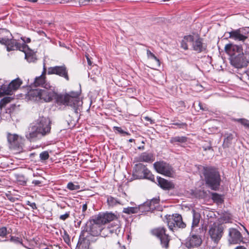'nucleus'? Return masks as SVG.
I'll return each instance as SVG.
<instances>
[{
	"instance_id": "ddd939ff",
	"label": "nucleus",
	"mask_w": 249,
	"mask_h": 249,
	"mask_svg": "<svg viewBox=\"0 0 249 249\" xmlns=\"http://www.w3.org/2000/svg\"><path fill=\"white\" fill-rule=\"evenodd\" d=\"M48 74H56L64 78L67 81L69 80L68 71L67 67L65 65L59 66H56L49 68L48 70Z\"/></svg>"
},
{
	"instance_id": "9b49d317",
	"label": "nucleus",
	"mask_w": 249,
	"mask_h": 249,
	"mask_svg": "<svg viewBox=\"0 0 249 249\" xmlns=\"http://www.w3.org/2000/svg\"><path fill=\"white\" fill-rule=\"evenodd\" d=\"M22 83L20 79L17 78L12 80L8 86H2L0 88V97L4 95H12L13 92L18 89Z\"/></svg>"
},
{
	"instance_id": "4c0bfd02",
	"label": "nucleus",
	"mask_w": 249,
	"mask_h": 249,
	"mask_svg": "<svg viewBox=\"0 0 249 249\" xmlns=\"http://www.w3.org/2000/svg\"><path fill=\"white\" fill-rule=\"evenodd\" d=\"M212 198L214 202L217 203H221L223 201L221 196L216 193L212 194Z\"/></svg>"
},
{
	"instance_id": "473e14b6",
	"label": "nucleus",
	"mask_w": 249,
	"mask_h": 249,
	"mask_svg": "<svg viewBox=\"0 0 249 249\" xmlns=\"http://www.w3.org/2000/svg\"><path fill=\"white\" fill-rule=\"evenodd\" d=\"M107 202L108 205L111 207H114L118 204L123 205L120 201L111 196L107 197Z\"/></svg>"
},
{
	"instance_id": "4d7b16f0",
	"label": "nucleus",
	"mask_w": 249,
	"mask_h": 249,
	"mask_svg": "<svg viewBox=\"0 0 249 249\" xmlns=\"http://www.w3.org/2000/svg\"><path fill=\"white\" fill-rule=\"evenodd\" d=\"M86 58L87 59L88 65L89 66H91L92 63L91 61L90 60V58H89V54H86Z\"/></svg>"
},
{
	"instance_id": "bf43d9fd",
	"label": "nucleus",
	"mask_w": 249,
	"mask_h": 249,
	"mask_svg": "<svg viewBox=\"0 0 249 249\" xmlns=\"http://www.w3.org/2000/svg\"><path fill=\"white\" fill-rule=\"evenodd\" d=\"M234 249H247L245 247L242 246H239L236 247Z\"/></svg>"
},
{
	"instance_id": "c85d7f7f",
	"label": "nucleus",
	"mask_w": 249,
	"mask_h": 249,
	"mask_svg": "<svg viewBox=\"0 0 249 249\" xmlns=\"http://www.w3.org/2000/svg\"><path fill=\"white\" fill-rule=\"evenodd\" d=\"M193 213V222L192 224V227L195 228L198 226L200 219L201 217L200 214L199 213L196 212L195 210L192 211Z\"/></svg>"
},
{
	"instance_id": "dca6fc26",
	"label": "nucleus",
	"mask_w": 249,
	"mask_h": 249,
	"mask_svg": "<svg viewBox=\"0 0 249 249\" xmlns=\"http://www.w3.org/2000/svg\"><path fill=\"white\" fill-rule=\"evenodd\" d=\"M40 94L41 100H43L46 102H50L55 94L54 88L50 86L49 88L40 89Z\"/></svg>"
},
{
	"instance_id": "69168bd1",
	"label": "nucleus",
	"mask_w": 249,
	"mask_h": 249,
	"mask_svg": "<svg viewBox=\"0 0 249 249\" xmlns=\"http://www.w3.org/2000/svg\"><path fill=\"white\" fill-rule=\"evenodd\" d=\"M91 0H85V1L87 2H89Z\"/></svg>"
},
{
	"instance_id": "a211bd4d",
	"label": "nucleus",
	"mask_w": 249,
	"mask_h": 249,
	"mask_svg": "<svg viewBox=\"0 0 249 249\" xmlns=\"http://www.w3.org/2000/svg\"><path fill=\"white\" fill-rule=\"evenodd\" d=\"M193 50L198 53H200L206 51L207 46L202 42V39L198 38L195 40L193 39L192 42Z\"/></svg>"
},
{
	"instance_id": "39448f33",
	"label": "nucleus",
	"mask_w": 249,
	"mask_h": 249,
	"mask_svg": "<svg viewBox=\"0 0 249 249\" xmlns=\"http://www.w3.org/2000/svg\"><path fill=\"white\" fill-rule=\"evenodd\" d=\"M55 98L58 104L71 106L76 114H77L78 110H80L82 101L80 100L77 95L71 96L68 94H56Z\"/></svg>"
},
{
	"instance_id": "9d476101",
	"label": "nucleus",
	"mask_w": 249,
	"mask_h": 249,
	"mask_svg": "<svg viewBox=\"0 0 249 249\" xmlns=\"http://www.w3.org/2000/svg\"><path fill=\"white\" fill-rule=\"evenodd\" d=\"M154 167L156 171L165 176L173 177L174 171L173 167L163 161H157L154 163Z\"/></svg>"
},
{
	"instance_id": "4468645a",
	"label": "nucleus",
	"mask_w": 249,
	"mask_h": 249,
	"mask_svg": "<svg viewBox=\"0 0 249 249\" xmlns=\"http://www.w3.org/2000/svg\"><path fill=\"white\" fill-rule=\"evenodd\" d=\"M202 243L201 237L197 234H190L185 240V246L188 249L199 247Z\"/></svg>"
},
{
	"instance_id": "7c9ffc66",
	"label": "nucleus",
	"mask_w": 249,
	"mask_h": 249,
	"mask_svg": "<svg viewBox=\"0 0 249 249\" xmlns=\"http://www.w3.org/2000/svg\"><path fill=\"white\" fill-rule=\"evenodd\" d=\"M193 41V36H185L181 42V47L186 50L188 49L187 43Z\"/></svg>"
},
{
	"instance_id": "f3484780",
	"label": "nucleus",
	"mask_w": 249,
	"mask_h": 249,
	"mask_svg": "<svg viewBox=\"0 0 249 249\" xmlns=\"http://www.w3.org/2000/svg\"><path fill=\"white\" fill-rule=\"evenodd\" d=\"M46 73V70L45 68V65H44L43 71H42V74L36 77L35 81L33 84V85L35 87L41 86L43 88H50V83L46 82L45 80V74Z\"/></svg>"
},
{
	"instance_id": "2eb2a0df",
	"label": "nucleus",
	"mask_w": 249,
	"mask_h": 249,
	"mask_svg": "<svg viewBox=\"0 0 249 249\" xmlns=\"http://www.w3.org/2000/svg\"><path fill=\"white\" fill-rule=\"evenodd\" d=\"M4 45L6 47L7 51L10 52L15 50H18L20 51H24L26 49L28 48V45L26 44H22L18 43L16 40L13 39L12 37L9 39Z\"/></svg>"
},
{
	"instance_id": "680f3d73",
	"label": "nucleus",
	"mask_w": 249,
	"mask_h": 249,
	"mask_svg": "<svg viewBox=\"0 0 249 249\" xmlns=\"http://www.w3.org/2000/svg\"><path fill=\"white\" fill-rule=\"evenodd\" d=\"M23 41H24L23 43L25 44V43L30 42L31 41V39H30V38H28L26 39V41L23 40Z\"/></svg>"
},
{
	"instance_id": "a878e982",
	"label": "nucleus",
	"mask_w": 249,
	"mask_h": 249,
	"mask_svg": "<svg viewBox=\"0 0 249 249\" xmlns=\"http://www.w3.org/2000/svg\"><path fill=\"white\" fill-rule=\"evenodd\" d=\"M25 53V58L29 62H35L36 60V54L30 50L29 48L26 49L25 51H22Z\"/></svg>"
},
{
	"instance_id": "37998d69",
	"label": "nucleus",
	"mask_w": 249,
	"mask_h": 249,
	"mask_svg": "<svg viewBox=\"0 0 249 249\" xmlns=\"http://www.w3.org/2000/svg\"><path fill=\"white\" fill-rule=\"evenodd\" d=\"M172 125H176L178 128H184L187 126V124L185 123L181 122L180 121H178V122L173 123Z\"/></svg>"
},
{
	"instance_id": "2f4dec72",
	"label": "nucleus",
	"mask_w": 249,
	"mask_h": 249,
	"mask_svg": "<svg viewBox=\"0 0 249 249\" xmlns=\"http://www.w3.org/2000/svg\"><path fill=\"white\" fill-rule=\"evenodd\" d=\"M138 207H142V208H140L139 213H143L146 212H149L154 209V207L150 206L148 204V201L144 202L143 204L139 205Z\"/></svg>"
},
{
	"instance_id": "e2e57ef3",
	"label": "nucleus",
	"mask_w": 249,
	"mask_h": 249,
	"mask_svg": "<svg viewBox=\"0 0 249 249\" xmlns=\"http://www.w3.org/2000/svg\"><path fill=\"white\" fill-rule=\"evenodd\" d=\"M134 141V139H129V142H133Z\"/></svg>"
},
{
	"instance_id": "0eeeda50",
	"label": "nucleus",
	"mask_w": 249,
	"mask_h": 249,
	"mask_svg": "<svg viewBox=\"0 0 249 249\" xmlns=\"http://www.w3.org/2000/svg\"><path fill=\"white\" fill-rule=\"evenodd\" d=\"M134 177L137 179L145 178L155 182L154 176L147 168L145 165L141 163L135 164L133 173Z\"/></svg>"
},
{
	"instance_id": "09e8293b",
	"label": "nucleus",
	"mask_w": 249,
	"mask_h": 249,
	"mask_svg": "<svg viewBox=\"0 0 249 249\" xmlns=\"http://www.w3.org/2000/svg\"><path fill=\"white\" fill-rule=\"evenodd\" d=\"M70 216V212H67L64 214L61 215L59 217V218L62 220H65Z\"/></svg>"
},
{
	"instance_id": "a18cd8bd",
	"label": "nucleus",
	"mask_w": 249,
	"mask_h": 249,
	"mask_svg": "<svg viewBox=\"0 0 249 249\" xmlns=\"http://www.w3.org/2000/svg\"><path fill=\"white\" fill-rule=\"evenodd\" d=\"M7 234V228L5 227H2L0 228V236L4 237Z\"/></svg>"
},
{
	"instance_id": "4be33fe9",
	"label": "nucleus",
	"mask_w": 249,
	"mask_h": 249,
	"mask_svg": "<svg viewBox=\"0 0 249 249\" xmlns=\"http://www.w3.org/2000/svg\"><path fill=\"white\" fill-rule=\"evenodd\" d=\"M229 34V37L235 40L244 41L247 36L241 33L240 30H234L228 33Z\"/></svg>"
},
{
	"instance_id": "de8ad7c7",
	"label": "nucleus",
	"mask_w": 249,
	"mask_h": 249,
	"mask_svg": "<svg viewBox=\"0 0 249 249\" xmlns=\"http://www.w3.org/2000/svg\"><path fill=\"white\" fill-rule=\"evenodd\" d=\"M10 241L11 242L17 243V244H21L22 242L21 241L19 237H15V236H11L10 239Z\"/></svg>"
},
{
	"instance_id": "c03bdc74",
	"label": "nucleus",
	"mask_w": 249,
	"mask_h": 249,
	"mask_svg": "<svg viewBox=\"0 0 249 249\" xmlns=\"http://www.w3.org/2000/svg\"><path fill=\"white\" fill-rule=\"evenodd\" d=\"M226 135H227V136L224 139V143H229L233 139V136L232 134H227Z\"/></svg>"
},
{
	"instance_id": "6e6d98bb",
	"label": "nucleus",
	"mask_w": 249,
	"mask_h": 249,
	"mask_svg": "<svg viewBox=\"0 0 249 249\" xmlns=\"http://www.w3.org/2000/svg\"><path fill=\"white\" fill-rule=\"evenodd\" d=\"M143 118L145 121L149 122L151 124H153L155 123L154 121L148 116L144 117Z\"/></svg>"
},
{
	"instance_id": "79ce46f5",
	"label": "nucleus",
	"mask_w": 249,
	"mask_h": 249,
	"mask_svg": "<svg viewBox=\"0 0 249 249\" xmlns=\"http://www.w3.org/2000/svg\"><path fill=\"white\" fill-rule=\"evenodd\" d=\"M40 160H46L49 157V153L47 151H43L39 155Z\"/></svg>"
},
{
	"instance_id": "3c124183",
	"label": "nucleus",
	"mask_w": 249,
	"mask_h": 249,
	"mask_svg": "<svg viewBox=\"0 0 249 249\" xmlns=\"http://www.w3.org/2000/svg\"><path fill=\"white\" fill-rule=\"evenodd\" d=\"M87 204H84L82 206V212L83 213H84L85 212V211L87 210ZM85 216V214L84 213H83L81 216L80 217V218L81 219H82V218H84Z\"/></svg>"
},
{
	"instance_id": "13d9d810",
	"label": "nucleus",
	"mask_w": 249,
	"mask_h": 249,
	"mask_svg": "<svg viewBox=\"0 0 249 249\" xmlns=\"http://www.w3.org/2000/svg\"><path fill=\"white\" fill-rule=\"evenodd\" d=\"M199 106L200 107V108L203 110H206L207 109L206 108V107L205 106L203 107V105L201 104L200 103H199Z\"/></svg>"
},
{
	"instance_id": "1a4fd4ad",
	"label": "nucleus",
	"mask_w": 249,
	"mask_h": 249,
	"mask_svg": "<svg viewBox=\"0 0 249 249\" xmlns=\"http://www.w3.org/2000/svg\"><path fill=\"white\" fill-rule=\"evenodd\" d=\"M166 232V229L162 227L155 228L152 231V233L160 240L161 247L167 249L169 247V243L170 239L168 234Z\"/></svg>"
},
{
	"instance_id": "423d86ee",
	"label": "nucleus",
	"mask_w": 249,
	"mask_h": 249,
	"mask_svg": "<svg viewBox=\"0 0 249 249\" xmlns=\"http://www.w3.org/2000/svg\"><path fill=\"white\" fill-rule=\"evenodd\" d=\"M224 229L223 226L220 224L214 223L210 226L209 234L215 245L213 247L212 249H218L216 245L218 244L223 235Z\"/></svg>"
},
{
	"instance_id": "c9c22d12",
	"label": "nucleus",
	"mask_w": 249,
	"mask_h": 249,
	"mask_svg": "<svg viewBox=\"0 0 249 249\" xmlns=\"http://www.w3.org/2000/svg\"><path fill=\"white\" fill-rule=\"evenodd\" d=\"M12 99L13 98L9 96H6L3 98L0 101V108H2V107H4L6 106V105L10 103Z\"/></svg>"
},
{
	"instance_id": "393cba45",
	"label": "nucleus",
	"mask_w": 249,
	"mask_h": 249,
	"mask_svg": "<svg viewBox=\"0 0 249 249\" xmlns=\"http://www.w3.org/2000/svg\"><path fill=\"white\" fill-rule=\"evenodd\" d=\"M72 110L73 111V113L72 114V116L69 115L68 116L66 117V121L68 124V126L69 128L73 127L75 125L78 118V115L79 114V110H78L77 114H76L73 109Z\"/></svg>"
},
{
	"instance_id": "412c9836",
	"label": "nucleus",
	"mask_w": 249,
	"mask_h": 249,
	"mask_svg": "<svg viewBox=\"0 0 249 249\" xmlns=\"http://www.w3.org/2000/svg\"><path fill=\"white\" fill-rule=\"evenodd\" d=\"M7 139L12 146L18 148L21 146V139L19 138L18 135L17 134H8Z\"/></svg>"
},
{
	"instance_id": "f257e3e1",
	"label": "nucleus",
	"mask_w": 249,
	"mask_h": 249,
	"mask_svg": "<svg viewBox=\"0 0 249 249\" xmlns=\"http://www.w3.org/2000/svg\"><path fill=\"white\" fill-rule=\"evenodd\" d=\"M116 218V215L111 213H100L94 219L87 222L86 230H83L81 232H85L86 238L89 234L92 236L100 235L102 237L107 236V234L104 231H109L108 228H103V225L113 221Z\"/></svg>"
},
{
	"instance_id": "6ab92c4d",
	"label": "nucleus",
	"mask_w": 249,
	"mask_h": 249,
	"mask_svg": "<svg viewBox=\"0 0 249 249\" xmlns=\"http://www.w3.org/2000/svg\"><path fill=\"white\" fill-rule=\"evenodd\" d=\"M154 160L153 154L148 152H143L135 158L136 162H152Z\"/></svg>"
},
{
	"instance_id": "6e6552de",
	"label": "nucleus",
	"mask_w": 249,
	"mask_h": 249,
	"mask_svg": "<svg viewBox=\"0 0 249 249\" xmlns=\"http://www.w3.org/2000/svg\"><path fill=\"white\" fill-rule=\"evenodd\" d=\"M167 223L169 229L172 231L177 230L178 228L183 229L186 227L181 215L179 214L169 215L167 217Z\"/></svg>"
},
{
	"instance_id": "f704fd0d",
	"label": "nucleus",
	"mask_w": 249,
	"mask_h": 249,
	"mask_svg": "<svg viewBox=\"0 0 249 249\" xmlns=\"http://www.w3.org/2000/svg\"><path fill=\"white\" fill-rule=\"evenodd\" d=\"M234 122H237L240 123L245 128L249 129V120L245 118L232 119Z\"/></svg>"
},
{
	"instance_id": "8fccbe9b",
	"label": "nucleus",
	"mask_w": 249,
	"mask_h": 249,
	"mask_svg": "<svg viewBox=\"0 0 249 249\" xmlns=\"http://www.w3.org/2000/svg\"><path fill=\"white\" fill-rule=\"evenodd\" d=\"M202 148L203 149V150L204 151H207V150H213V149H212V145H211V144L209 142L208 144L207 145H204L202 146Z\"/></svg>"
},
{
	"instance_id": "7ed1b4c3",
	"label": "nucleus",
	"mask_w": 249,
	"mask_h": 249,
	"mask_svg": "<svg viewBox=\"0 0 249 249\" xmlns=\"http://www.w3.org/2000/svg\"><path fill=\"white\" fill-rule=\"evenodd\" d=\"M224 50L230 56L231 63L233 66L236 68L243 67L244 54L241 46L229 43L225 45Z\"/></svg>"
},
{
	"instance_id": "e433bc0d",
	"label": "nucleus",
	"mask_w": 249,
	"mask_h": 249,
	"mask_svg": "<svg viewBox=\"0 0 249 249\" xmlns=\"http://www.w3.org/2000/svg\"><path fill=\"white\" fill-rule=\"evenodd\" d=\"M147 56L148 58L155 60L158 66H160V61L159 59L153 54L150 50H147L146 51Z\"/></svg>"
},
{
	"instance_id": "338daca9",
	"label": "nucleus",
	"mask_w": 249,
	"mask_h": 249,
	"mask_svg": "<svg viewBox=\"0 0 249 249\" xmlns=\"http://www.w3.org/2000/svg\"><path fill=\"white\" fill-rule=\"evenodd\" d=\"M139 149H141V148H143V146H142V147H139Z\"/></svg>"
},
{
	"instance_id": "aec40b11",
	"label": "nucleus",
	"mask_w": 249,
	"mask_h": 249,
	"mask_svg": "<svg viewBox=\"0 0 249 249\" xmlns=\"http://www.w3.org/2000/svg\"><path fill=\"white\" fill-rule=\"evenodd\" d=\"M85 232L81 233L76 249H89V240L86 238Z\"/></svg>"
},
{
	"instance_id": "5fc2aeb1",
	"label": "nucleus",
	"mask_w": 249,
	"mask_h": 249,
	"mask_svg": "<svg viewBox=\"0 0 249 249\" xmlns=\"http://www.w3.org/2000/svg\"><path fill=\"white\" fill-rule=\"evenodd\" d=\"M42 182V180H34L32 181V183L34 184L35 185H38L39 186L40 184H41Z\"/></svg>"
},
{
	"instance_id": "774afa93",
	"label": "nucleus",
	"mask_w": 249,
	"mask_h": 249,
	"mask_svg": "<svg viewBox=\"0 0 249 249\" xmlns=\"http://www.w3.org/2000/svg\"><path fill=\"white\" fill-rule=\"evenodd\" d=\"M139 149H141V148H143V146H142V147H139Z\"/></svg>"
},
{
	"instance_id": "ea45409f",
	"label": "nucleus",
	"mask_w": 249,
	"mask_h": 249,
	"mask_svg": "<svg viewBox=\"0 0 249 249\" xmlns=\"http://www.w3.org/2000/svg\"><path fill=\"white\" fill-rule=\"evenodd\" d=\"M160 199L159 198H154L152 199L150 201H148V204L152 207H154V209L157 205L159 204Z\"/></svg>"
},
{
	"instance_id": "f8f14e48",
	"label": "nucleus",
	"mask_w": 249,
	"mask_h": 249,
	"mask_svg": "<svg viewBox=\"0 0 249 249\" xmlns=\"http://www.w3.org/2000/svg\"><path fill=\"white\" fill-rule=\"evenodd\" d=\"M243 237L241 232L235 228H230L228 231V241L230 244H240L243 242Z\"/></svg>"
},
{
	"instance_id": "20e7f679",
	"label": "nucleus",
	"mask_w": 249,
	"mask_h": 249,
	"mask_svg": "<svg viewBox=\"0 0 249 249\" xmlns=\"http://www.w3.org/2000/svg\"><path fill=\"white\" fill-rule=\"evenodd\" d=\"M203 174L206 184L212 190H217L221 181V177L217 169L213 167L204 168Z\"/></svg>"
},
{
	"instance_id": "72a5a7b5",
	"label": "nucleus",
	"mask_w": 249,
	"mask_h": 249,
	"mask_svg": "<svg viewBox=\"0 0 249 249\" xmlns=\"http://www.w3.org/2000/svg\"><path fill=\"white\" fill-rule=\"evenodd\" d=\"M232 218L231 214L225 212L223 213L222 215L220 217L221 221L225 223H229Z\"/></svg>"
},
{
	"instance_id": "bb28decb",
	"label": "nucleus",
	"mask_w": 249,
	"mask_h": 249,
	"mask_svg": "<svg viewBox=\"0 0 249 249\" xmlns=\"http://www.w3.org/2000/svg\"><path fill=\"white\" fill-rule=\"evenodd\" d=\"M188 138L185 136H175L171 138L170 142L173 144H179L185 143Z\"/></svg>"
},
{
	"instance_id": "f03ea898",
	"label": "nucleus",
	"mask_w": 249,
	"mask_h": 249,
	"mask_svg": "<svg viewBox=\"0 0 249 249\" xmlns=\"http://www.w3.org/2000/svg\"><path fill=\"white\" fill-rule=\"evenodd\" d=\"M51 121L48 118L41 117L31 124L25 133L26 138L30 141H35L50 133Z\"/></svg>"
},
{
	"instance_id": "052dcab7",
	"label": "nucleus",
	"mask_w": 249,
	"mask_h": 249,
	"mask_svg": "<svg viewBox=\"0 0 249 249\" xmlns=\"http://www.w3.org/2000/svg\"><path fill=\"white\" fill-rule=\"evenodd\" d=\"M18 181L21 182V184H22V185H24L26 183V181L23 180L22 179H19Z\"/></svg>"
},
{
	"instance_id": "5701e85b",
	"label": "nucleus",
	"mask_w": 249,
	"mask_h": 249,
	"mask_svg": "<svg viewBox=\"0 0 249 249\" xmlns=\"http://www.w3.org/2000/svg\"><path fill=\"white\" fill-rule=\"evenodd\" d=\"M158 185L164 190H170L174 187V184L167 180L160 177H157Z\"/></svg>"
},
{
	"instance_id": "58836bf2",
	"label": "nucleus",
	"mask_w": 249,
	"mask_h": 249,
	"mask_svg": "<svg viewBox=\"0 0 249 249\" xmlns=\"http://www.w3.org/2000/svg\"><path fill=\"white\" fill-rule=\"evenodd\" d=\"M67 188L71 191L77 190L80 189V186L79 185H75L72 182H70L68 183Z\"/></svg>"
},
{
	"instance_id": "864d4df0",
	"label": "nucleus",
	"mask_w": 249,
	"mask_h": 249,
	"mask_svg": "<svg viewBox=\"0 0 249 249\" xmlns=\"http://www.w3.org/2000/svg\"><path fill=\"white\" fill-rule=\"evenodd\" d=\"M27 205L30 206L33 209H37V207L36 206V204L34 202L31 203L30 201H28L27 202Z\"/></svg>"
},
{
	"instance_id": "b1692460",
	"label": "nucleus",
	"mask_w": 249,
	"mask_h": 249,
	"mask_svg": "<svg viewBox=\"0 0 249 249\" xmlns=\"http://www.w3.org/2000/svg\"><path fill=\"white\" fill-rule=\"evenodd\" d=\"M0 43L4 45L9 39L12 37V34L7 30L2 29L0 30Z\"/></svg>"
},
{
	"instance_id": "0e129e2a",
	"label": "nucleus",
	"mask_w": 249,
	"mask_h": 249,
	"mask_svg": "<svg viewBox=\"0 0 249 249\" xmlns=\"http://www.w3.org/2000/svg\"><path fill=\"white\" fill-rule=\"evenodd\" d=\"M81 223V221L80 220L79 221L77 222V224L79 226L80 225Z\"/></svg>"
},
{
	"instance_id": "603ef678",
	"label": "nucleus",
	"mask_w": 249,
	"mask_h": 249,
	"mask_svg": "<svg viewBox=\"0 0 249 249\" xmlns=\"http://www.w3.org/2000/svg\"><path fill=\"white\" fill-rule=\"evenodd\" d=\"M64 240L65 242L68 244H69L70 243V239L69 236L67 233H65V236L64 237Z\"/></svg>"
},
{
	"instance_id": "a19ab883",
	"label": "nucleus",
	"mask_w": 249,
	"mask_h": 249,
	"mask_svg": "<svg viewBox=\"0 0 249 249\" xmlns=\"http://www.w3.org/2000/svg\"><path fill=\"white\" fill-rule=\"evenodd\" d=\"M113 129L119 133L122 134L123 135H130V133L126 131H124L121 127L118 126H114Z\"/></svg>"
},
{
	"instance_id": "c756f323",
	"label": "nucleus",
	"mask_w": 249,
	"mask_h": 249,
	"mask_svg": "<svg viewBox=\"0 0 249 249\" xmlns=\"http://www.w3.org/2000/svg\"><path fill=\"white\" fill-rule=\"evenodd\" d=\"M142 208V207H128L124 208L123 212L128 214L137 213H139L140 208Z\"/></svg>"
},
{
	"instance_id": "49530a36",
	"label": "nucleus",
	"mask_w": 249,
	"mask_h": 249,
	"mask_svg": "<svg viewBox=\"0 0 249 249\" xmlns=\"http://www.w3.org/2000/svg\"><path fill=\"white\" fill-rule=\"evenodd\" d=\"M109 231H104V233H106V234H107V236L109 235V234H111V233H114L115 232L116 234L117 233V231H120V227L118 225H116V229H112V230H111L109 228H108Z\"/></svg>"
},
{
	"instance_id": "cd10ccee",
	"label": "nucleus",
	"mask_w": 249,
	"mask_h": 249,
	"mask_svg": "<svg viewBox=\"0 0 249 249\" xmlns=\"http://www.w3.org/2000/svg\"><path fill=\"white\" fill-rule=\"evenodd\" d=\"M40 89H35L29 92V96L31 100L39 101L41 100Z\"/></svg>"
}]
</instances>
